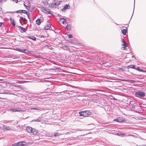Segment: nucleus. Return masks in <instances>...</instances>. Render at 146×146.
Segmentation results:
<instances>
[{"label":"nucleus","instance_id":"9d476101","mask_svg":"<svg viewBox=\"0 0 146 146\" xmlns=\"http://www.w3.org/2000/svg\"><path fill=\"white\" fill-rule=\"evenodd\" d=\"M10 110L13 112H19L21 111H22L21 110H18L16 109H11Z\"/></svg>","mask_w":146,"mask_h":146},{"label":"nucleus","instance_id":"b1692460","mask_svg":"<svg viewBox=\"0 0 146 146\" xmlns=\"http://www.w3.org/2000/svg\"><path fill=\"white\" fill-rule=\"evenodd\" d=\"M17 13H22L23 12V10H20L19 11H17L16 12Z\"/></svg>","mask_w":146,"mask_h":146},{"label":"nucleus","instance_id":"412c9836","mask_svg":"<svg viewBox=\"0 0 146 146\" xmlns=\"http://www.w3.org/2000/svg\"><path fill=\"white\" fill-rule=\"evenodd\" d=\"M128 67L129 68L134 69H135L136 68L135 67V66L133 65H129L128 66Z\"/></svg>","mask_w":146,"mask_h":146},{"label":"nucleus","instance_id":"f704fd0d","mask_svg":"<svg viewBox=\"0 0 146 146\" xmlns=\"http://www.w3.org/2000/svg\"><path fill=\"white\" fill-rule=\"evenodd\" d=\"M145 135H146V132H145Z\"/></svg>","mask_w":146,"mask_h":146},{"label":"nucleus","instance_id":"20e7f679","mask_svg":"<svg viewBox=\"0 0 146 146\" xmlns=\"http://www.w3.org/2000/svg\"><path fill=\"white\" fill-rule=\"evenodd\" d=\"M26 145V142L25 141H21L17 142L13 144L12 146H24Z\"/></svg>","mask_w":146,"mask_h":146},{"label":"nucleus","instance_id":"f8f14e48","mask_svg":"<svg viewBox=\"0 0 146 146\" xmlns=\"http://www.w3.org/2000/svg\"><path fill=\"white\" fill-rule=\"evenodd\" d=\"M23 13L26 14L28 16V18L30 19L29 18V13L26 10H23Z\"/></svg>","mask_w":146,"mask_h":146},{"label":"nucleus","instance_id":"c756f323","mask_svg":"<svg viewBox=\"0 0 146 146\" xmlns=\"http://www.w3.org/2000/svg\"><path fill=\"white\" fill-rule=\"evenodd\" d=\"M68 36L70 38H72V36L71 34H70V35H68Z\"/></svg>","mask_w":146,"mask_h":146},{"label":"nucleus","instance_id":"39448f33","mask_svg":"<svg viewBox=\"0 0 146 146\" xmlns=\"http://www.w3.org/2000/svg\"><path fill=\"white\" fill-rule=\"evenodd\" d=\"M60 1H57V2L52 3L50 5V7L51 8L56 7L57 6L59 5L60 4Z\"/></svg>","mask_w":146,"mask_h":146},{"label":"nucleus","instance_id":"0eeeda50","mask_svg":"<svg viewBox=\"0 0 146 146\" xmlns=\"http://www.w3.org/2000/svg\"><path fill=\"white\" fill-rule=\"evenodd\" d=\"M60 21L63 24L66 23V20L63 18H61L60 19Z\"/></svg>","mask_w":146,"mask_h":146},{"label":"nucleus","instance_id":"4468645a","mask_svg":"<svg viewBox=\"0 0 146 146\" xmlns=\"http://www.w3.org/2000/svg\"><path fill=\"white\" fill-rule=\"evenodd\" d=\"M19 51L21 52H24L27 51V50L25 48H19Z\"/></svg>","mask_w":146,"mask_h":146},{"label":"nucleus","instance_id":"2eb2a0df","mask_svg":"<svg viewBox=\"0 0 146 146\" xmlns=\"http://www.w3.org/2000/svg\"><path fill=\"white\" fill-rule=\"evenodd\" d=\"M66 29L69 30H70L71 29V26L70 25L67 24L66 27Z\"/></svg>","mask_w":146,"mask_h":146},{"label":"nucleus","instance_id":"473e14b6","mask_svg":"<svg viewBox=\"0 0 146 146\" xmlns=\"http://www.w3.org/2000/svg\"><path fill=\"white\" fill-rule=\"evenodd\" d=\"M65 47H66V48H68V46H65Z\"/></svg>","mask_w":146,"mask_h":146},{"label":"nucleus","instance_id":"c85d7f7f","mask_svg":"<svg viewBox=\"0 0 146 146\" xmlns=\"http://www.w3.org/2000/svg\"><path fill=\"white\" fill-rule=\"evenodd\" d=\"M122 42L123 44H126L125 42V40L123 39H122Z\"/></svg>","mask_w":146,"mask_h":146},{"label":"nucleus","instance_id":"ddd939ff","mask_svg":"<svg viewBox=\"0 0 146 146\" xmlns=\"http://www.w3.org/2000/svg\"><path fill=\"white\" fill-rule=\"evenodd\" d=\"M123 46L122 47L121 49L122 50H125V47L127 46V44H122Z\"/></svg>","mask_w":146,"mask_h":146},{"label":"nucleus","instance_id":"f257e3e1","mask_svg":"<svg viewBox=\"0 0 146 146\" xmlns=\"http://www.w3.org/2000/svg\"><path fill=\"white\" fill-rule=\"evenodd\" d=\"M80 116H82L83 117H87L91 115V112L88 110L82 111L79 112Z\"/></svg>","mask_w":146,"mask_h":146},{"label":"nucleus","instance_id":"a211bd4d","mask_svg":"<svg viewBox=\"0 0 146 146\" xmlns=\"http://www.w3.org/2000/svg\"><path fill=\"white\" fill-rule=\"evenodd\" d=\"M36 23L38 25H40L41 23L40 20L39 19H37L36 21Z\"/></svg>","mask_w":146,"mask_h":146},{"label":"nucleus","instance_id":"5701e85b","mask_svg":"<svg viewBox=\"0 0 146 146\" xmlns=\"http://www.w3.org/2000/svg\"><path fill=\"white\" fill-rule=\"evenodd\" d=\"M10 20H11V23L13 26H15V25L14 23V21L11 18H10Z\"/></svg>","mask_w":146,"mask_h":146},{"label":"nucleus","instance_id":"6ab92c4d","mask_svg":"<svg viewBox=\"0 0 146 146\" xmlns=\"http://www.w3.org/2000/svg\"><path fill=\"white\" fill-rule=\"evenodd\" d=\"M29 4L28 6L26 5L25 3H24L23 5L24 6L26 7V9L27 10H29L30 9V7L29 6L30 5V3H29Z\"/></svg>","mask_w":146,"mask_h":146},{"label":"nucleus","instance_id":"c9c22d12","mask_svg":"<svg viewBox=\"0 0 146 146\" xmlns=\"http://www.w3.org/2000/svg\"><path fill=\"white\" fill-rule=\"evenodd\" d=\"M17 2H16V3H17V1H17Z\"/></svg>","mask_w":146,"mask_h":146},{"label":"nucleus","instance_id":"dca6fc26","mask_svg":"<svg viewBox=\"0 0 146 146\" xmlns=\"http://www.w3.org/2000/svg\"><path fill=\"white\" fill-rule=\"evenodd\" d=\"M114 120L115 121L118 122H122L123 121V120H121V119L120 118H118L114 119Z\"/></svg>","mask_w":146,"mask_h":146},{"label":"nucleus","instance_id":"f03ea898","mask_svg":"<svg viewBox=\"0 0 146 146\" xmlns=\"http://www.w3.org/2000/svg\"><path fill=\"white\" fill-rule=\"evenodd\" d=\"M27 130L29 133H31L34 135H36L38 133V131L34 129H33L31 127H27Z\"/></svg>","mask_w":146,"mask_h":146},{"label":"nucleus","instance_id":"f3484780","mask_svg":"<svg viewBox=\"0 0 146 146\" xmlns=\"http://www.w3.org/2000/svg\"><path fill=\"white\" fill-rule=\"evenodd\" d=\"M50 26L49 24H48L46 25L45 27V29L46 30H48L50 28Z\"/></svg>","mask_w":146,"mask_h":146},{"label":"nucleus","instance_id":"72a5a7b5","mask_svg":"<svg viewBox=\"0 0 146 146\" xmlns=\"http://www.w3.org/2000/svg\"><path fill=\"white\" fill-rule=\"evenodd\" d=\"M54 1H56V0H53Z\"/></svg>","mask_w":146,"mask_h":146},{"label":"nucleus","instance_id":"a878e982","mask_svg":"<svg viewBox=\"0 0 146 146\" xmlns=\"http://www.w3.org/2000/svg\"><path fill=\"white\" fill-rule=\"evenodd\" d=\"M5 129L7 130H9L11 129V128L9 126H7L5 127Z\"/></svg>","mask_w":146,"mask_h":146},{"label":"nucleus","instance_id":"423d86ee","mask_svg":"<svg viewBox=\"0 0 146 146\" xmlns=\"http://www.w3.org/2000/svg\"><path fill=\"white\" fill-rule=\"evenodd\" d=\"M42 11L45 13H50V11L49 9H46L44 8L42 9Z\"/></svg>","mask_w":146,"mask_h":146},{"label":"nucleus","instance_id":"9b49d317","mask_svg":"<svg viewBox=\"0 0 146 146\" xmlns=\"http://www.w3.org/2000/svg\"><path fill=\"white\" fill-rule=\"evenodd\" d=\"M135 70H138L139 71H140V72H146V71H144L141 68H140V67H138L137 68H136L135 69Z\"/></svg>","mask_w":146,"mask_h":146},{"label":"nucleus","instance_id":"2f4dec72","mask_svg":"<svg viewBox=\"0 0 146 146\" xmlns=\"http://www.w3.org/2000/svg\"><path fill=\"white\" fill-rule=\"evenodd\" d=\"M3 24V23L2 22H0V27L1 26L2 24Z\"/></svg>","mask_w":146,"mask_h":146},{"label":"nucleus","instance_id":"bb28decb","mask_svg":"<svg viewBox=\"0 0 146 146\" xmlns=\"http://www.w3.org/2000/svg\"><path fill=\"white\" fill-rule=\"evenodd\" d=\"M21 19L24 22H25V21H27L26 19L24 18H23V17H21Z\"/></svg>","mask_w":146,"mask_h":146},{"label":"nucleus","instance_id":"4be33fe9","mask_svg":"<svg viewBox=\"0 0 146 146\" xmlns=\"http://www.w3.org/2000/svg\"><path fill=\"white\" fill-rule=\"evenodd\" d=\"M19 28L21 30L24 32L26 31H27V29H26L24 28L23 27L21 26H20Z\"/></svg>","mask_w":146,"mask_h":146},{"label":"nucleus","instance_id":"393cba45","mask_svg":"<svg viewBox=\"0 0 146 146\" xmlns=\"http://www.w3.org/2000/svg\"><path fill=\"white\" fill-rule=\"evenodd\" d=\"M59 135V133H57V132L55 133H54V135L55 136H58Z\"/></svg>","mask_w":146,"mask_h":146},{"label":"nucleus","instance_id":"cd10ccee","mask_svg":"<svg viewBox=\"0 0 146 146\" xmlns=\"http://www.w3.org/2000/svg\"><path fill=\"white\" fill-rule=\"evenodd\" d=\"M119 136H120L121 137H124L125 136V135L124 133L123 134H120V135H119Z\"/></svg>","mask_w":146,"mask_h":146},{"label":"nucleus","instance_id":"6e6552de","mask_svg":"<svg viewBox=\"0 0 146 146\" xmlns=\"http://www.w3.org/2000/svg\"><path fill=\"white\" fill-rule=\"evenodd\" d=\"M127 29L126 28V29H124L121 31V32L123 35H125L127 32Z\"/></svg>","mask_w":146,"mask_h":146},{"label":"nucleus","instance_id":"1a4fd4ad","mask_svg":"<svg viewBox=\"0 0 146 146\" xmlns=\"http://www.w3.org/2000/svg\"><path fill=\"white\" fill-rule=\"evenodd\" d=\"M70 8V6L68 4H66L64 7L63 9H69Z\"/></svg>","mask_w":146,"mask_h":146},{"label":"nucleus","instance_id":"aec40b11","mask_svg":"<svg viewBox=\"0 0 146 146\" xmlns=\"http://www.w3.org/2000/svg\"><path fill=\"white\" fill-rule=\"evenodd\" d=\"M28 37L29 38L31 39L32 40L35 41L36 40V38L35 36H28Z\"/></svg>","mask_w":146,"mask_h":146},{"label":"nucleus","instance_id":"7ed1b4c3","mask_svg":"<svg viewBox=\"0 0 146 146\" xmlns=\"http://www.w3.org/2000/svg\"><path fill=\"white\" fill-rule=\"evenodd\" d=\"M135 95L139 98L143 97L145 96V94L142 91H138L135 93Z\"/></svg>","mask_w":146,"mask_h":146},{"label":"nucleus","instance_id":"e433bc0d","mask_svg":"<svg viewBox=\"0 0 146 146\" xmlns=\"http://www.w3.org/2000/svg\"><path fill=\"white\" fill-rule=\"evenodd\" d=\"M45 46H48V45H46Z\"/></svg>","mask_w":146,"mask_h":146},{"label":"nucleus","instance_id":"7c9ffc66","mask_svg":"<svg viewBox=\"0 0 146 146\" xmlns=\"http://www.w3.org/2000/svg\"><path fill=\"white\" fill-rule=\"evenodd\" d=\"M31 110H38V109L35 108H32L30 109Z\"/></svg>","mask_w":146,"mask_h":146}]
</instances>
